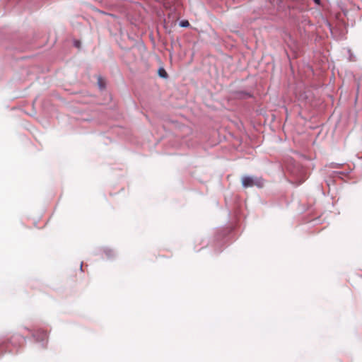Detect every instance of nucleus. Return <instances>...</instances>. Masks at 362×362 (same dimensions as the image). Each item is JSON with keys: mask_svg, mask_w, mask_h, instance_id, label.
<instances>
[{"mask_svg": "<svg viewBox=\"0 0 362 362\" xmlns=\"http://www.w3.org/2000/svg\"><path fill=\"white\" fill-rule=\"evenodd\" d=\"M242 185L245 188L257 186L262 187L263 186V180L262 178L244 176L242 177Z\"/></svg>", "mask_w": 362, "mask_h": 362, "instance_id": "f257e3e1", "label": "nucleus"}, {"mask_svg": "<svg viewBox=\"0 0 362 362\" xmlns=\"http://www.w3.org/2000/svg\"><path fill=\"white\" fill-rule=\"evenodd\" d=\"M158 74L162 78H166L168 76V74H167L165 70L163 68L159 69Z\"/></svg>", "mask_w": 362, "mask_h": 362, "instance_id": "f03ea898", "label": "nucleus"}, {"mask_svg": "<svg viewBox=\"0 0 362 362\" xmlns=\"http://www.w3.org/2000/svg\"><path fill=\"white\" fill-rule=\"evenodd\" d=\"M180 25L181 27L187 28L189 26V23L188 22V21H182L180 22Z\"/></svg>", "mask_w": 362, "mask_h": 362, "instance_id": "7ed1b4c3", "label": "nucleus"}, {"mask_svg": "<svg viewBox=\"0 0 362 362\" xmlns=\"http://www.w3.org/2000/svg\"><path fill=\"white\" fill-rule=\"evenodd\" d=\"M315 1V3L317 5H320V0H313Z\"/></svg>", "mask_w": 362, "mask_h": 362, "instance_id": "20e7f679", "label": "nucleus"}]
</instances>
